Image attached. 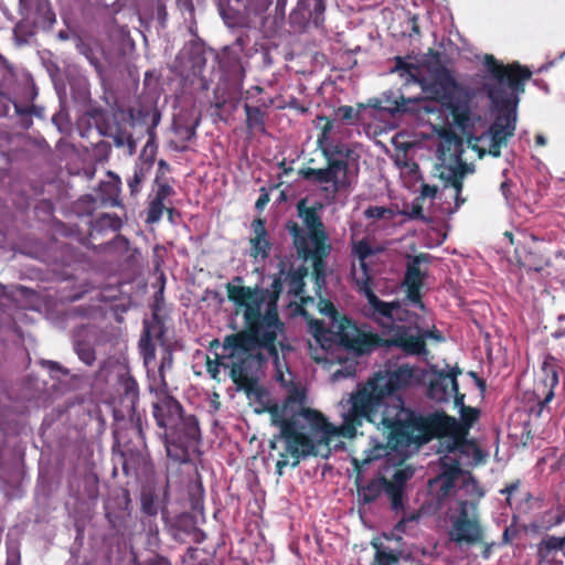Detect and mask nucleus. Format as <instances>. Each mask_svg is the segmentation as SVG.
I'll list each match as a JSON object with an SVG mask.
<instances>
[{"label": "nucleus", "instance_id": "obj_1", "mask_svg": "<svg viewBox=\"0 0 565 565\" xmlns=\"http://www.w3.org/2000/svg\"><path fill=\"white\" fill-rule=\"evenodd\" d=\"M414 370L407 364L374 373L363 385L350 395L348 409L339 428L345 438H353L364 422L382 430L388 447L405 449L420 447L435 438L463 437L479 418V409L463 407L461 423L444 412L423 414L396 394L411 386Z\"/></svg>", "mask_w": 565, "mask_h": 565}, {"label": "nucleus", "instance_id": "obj_2", "mask_svg": "<svg viewBox=\"0 0 565 565\" xmlns=\"http://www.w3.org/2000/svg\"><path fill=\"white\" fill-rule=\"evenodd\" d=\"M227 298L237 307L244 308V329L224 338V350L247 354L256 370L263 367L267 358L264 349L275 361L278 360L277 339L284 333L285 323L278 313V300L281 295V279L273 280L270 289L226 284Z\"/></svg>", "mask_w": 565, "mask_h": 565}, {"label": "nucleus", "instance_id": "obj_3", "mask_svg": "<svg viewBox=\"0 0 565 565\" xmlns=\"http://www.w3.org/2000/svg\"><path fill=\"white\" fill-rule=\"evenodd\" d=\"M483 67L482 89L499 114L488 131L477 140H488V153L499 158L502 147L508 145L516 129V107L520 96L525 92L526 82L532 77V71L519 62L504 64L492 54L484 55Z\"/></svg>", "mask_w": 565, "mask_h": 565}, {"label": "nucleus", "instance_id": "obj_4", "mask_svg": "<svg viewBox=\"0 0 565 565\" xmlns=\"http://www.w3.org/2000/svg\"><path fill=\"white\" fill-rule=\"evenodd\" d=\"M317 120L323 121L317 145L327 164L324 168H303L299 173L303 180L312 184H326L323 191L334 198L340 192L351 190L356 183L360 156L351 143L330 138L332 120L326 116H318Z\"/></svg>", "mask_w": 565, "mask_h": 565}, {"label": "nucleus", "instance_id": "obj_5", "mask_svg": "<svg viewBox=\"0 0 565 565\" xmlns=\"http://www.w3.org/2000/svg\"><path fill=\"white\" fill-rule=\"evenodd\" d=\"M332 430L333 426L322 413L308 407L290 414L289 420H280L279 433L275 434L269 443L273 450L278 449L279 444L282 445V450L278 451L276 473L284 475L289 458L292 459L291 467L295 468L301 459L317 455L310 434L329 435Z\"/></svg>", "mask_w": 565, "mask_h": 565}, {"label": "nucleus", "instance_id": "obj_6", "mask_svg": "<svg viewBox=\"0 0 565 565\" xmlns=\"http://www.w3.org/2000/svg\"><path fill=\"white\" fill-rule=\"evenodd\" d=\"M152 416L163 429V444L167 456L180 463L190 460L201 443V429L194 415H186L180 402L166 393L152 404Z\"/></svg>", "mask_w": 565, "mask_h": 565}, {"label": "nucleus", "instance_id": "obj_7", "mask_svg": "<svg viewBox=\"0 0 565 565\" xmlns=\"http://www.w3.org/2000/svg\"><path fill=\"white\" fill-rule=\"evenodd\" d=\"M415 82L431 102L440 103L452 118L454 125L468 137L475 127L471 113L472 94L457 82L451 71L439 61L427 66V74L415 77ZM436 109V106H434Z\"/></svg>", "mask_w": 565, "mask_h": 565}, {"label": "nucleus", "instance_id": "obj_8", "mask_svg": "<svg viewBox=\"0 0 565 565\" xmlns=\"http://www.w3.org/2000/svg\"><path fill=\"white\" fill-rule=\"evenodd\" d=\"M343 348L358 355L371 353L377 348L395 347L411 355L427 353L425 337L412 335L405 329L396 332L392 338L384 339L377 333L361 332L349 318H343L338 332Z\"/></svg>", "mask_w": 565, "mask_h": 565}, {"label": "nucleus", "instance_id": "obj_9", "mask_svg": "<svg viewBox=\"0 0 565 565\" xmlns=\"http://www.w3.org/2000/svg\"><path fill=\"white\" fill-rule=\"evenodd\" d=\"M286 228L292 237V245L297 257L305 263H311L312 277L317 286L320 287L326 282L327 258L332 250L328 232L306 233V231L294 221H289L286 224Z\"/></svg>", "mask_w": 565, "mask_h": 565}, {"label": "nucleus", "instance_id": "obj_10", "mask_svg": "<svg viewBox=\"0 0 565 565\" xmlns=\"http://www.w3.org/2000/svg\"><path fill=\"white\" fill-rule=\"evenodd\" d=\"M449 541L458 546H473L483 543L484 530L481 523L478 502L459 500L449 515Z\"/></svg>", "mask_w": 565, "mask_h": 565}, {"label": "nucleus", "instance_id": "obj_11", "mask_svg": "<svg viewBox=\"0 0 565 565\" xmlns=\"http://www.w3.org/2000/svg\"><path fill=\"white\" fill-rule=\"evenodd\" d=\"M504 235L514 245V256L518 264L526 270L541 271L550 263V250L546 242L527 232H519L514 236L510 232Z\"/></svg>", "mask_w": 565, "mask_h": 565}, {"label": "nucleus", "instance_id": "obj_12", "mask_svg": "<svg viewBox=\"0 0 565 565\" xmlns=\"http://www.w3.org/2000/svg\"><path fill=\"white\" fill-rule=\"evenodd\" d=\"M384 437L386 435L380 430ZM386 444H376L372 448L365 450V456L359 460L356 458L352 459V463L358 475L355 477V484L358 489V501L360 504H371L375 502L381 494L384 492L386 478L384 476H379L370 480L366 484H361V470L364 466L371 463L374 460H377L382 457H385L390 454V450H393L392 447H388V440L385 438ZM397 449H394L396 451Z\"/></svg>", "mask_w": 565, "mask_h": 565}, {"label": "nucleus", "instance_id": "obj_13", "mask_svg": "<svg viewBox=\"0 0 565 565\" xmlns=\"http://www.w3.org/2000/svg\"><path fill=\"white\" fill-rule=\"evenodd\" d=\"M543 379L535 385L534 395L537 398L536 406L531 408V413L540 417L543 409L554 398V388L558 385L557 365L553 358H547L542 365Z\"/></svg>", "mask_w": 565, "mask_h": 565}, {"label": "nucleus", "instance_id": "obj_14", "mask_svg": "<svg viewBox=\"0 0 565 565\" xmlns=\"http://www.w3.org/2000/svg\"><path fill=\"white\" fill-rule=\"evenodd\" d=\"M120 180L114 177L109 181H102L96 190V196L85 195L81 203L85 205L84 211L92 214L98 206L119 205Z\"/></svg>", "mask_w": 565, "mask_h": 565}, {"label": "nucleus", "instance_id": "obj_15", "mask_svg": "<svg viewBox=\"0 0 565 565\" xmlns=\"http://www.w3.org/2000/svg\"><path fill=\"white\" fill-rule=\"evenodd\" d=\"M254 371H257L255 365L252 363L247 354H245V356L239 358L232 364L230 376L239 388L247 393V395H255L256 397L262 398V396L266 394V391L259 386L257 384V380L250 375Z\"/></svg>", "mask_w": 565, "mask_h": 565}, {"label": "nucleus", "instance_id": "obj_16", "mask_svg": "<svg viewBox=\"0 0 565 565\" xmlns=\"http://www.w3.org/2000/svg\"><path fill=\"white\" fill-rule=\"evenodd\" d=\"M153 192V198L147 209L146 222L149 224H154L161 220L163 211L166 210L164 201L174 193L173 188L164 177V172H162V174H156ZM167 211L171 214L173 210L167 209Z\"/></svg>", "mask_w": 565, "mask_h": 565}, {"label": "nucleus", "instance_id": "obj_17", "mask_svg": "<svg viewBox=\"0 0 565 565\" xmlns=\"http://www.w3.org/2000/svg\"><path fill=\"white\" fill-rule=\"evenodd\" d=\"M461 374V370L455 366L450 371H438L435 377L430 380L428 385L429 397L437 402H447L452 392H457V376Z\"/></svg>", "mask_w": 565, "mask_h": 565}, {"label": "nucleus", "instance_id": "obj_18", "mask_svg": "<svg viewBox=\"0 0 565 565\" xmlns=\"http://www.w3.org/2000/svg\"><path fill=\"white\" fill-rule=\"evenodd\" d=\"M306 399L305 391L294 387L288 392L282 405L273 404L267 407L270 415L271 425L280 428V420H289V416L298 409L306 408L303 406Z\"/></svg>", "mask_w": 565, "mask_h": 565}, {"label": "nucleus", "instance_id": "obj_19", "mask_svg": "<svg viewBox=\"0 0 565 565\" xmlns=\"http://www.w3.org/2000/svg\"><path fill=\"white\" fill-rule=\"evenodd\" d=\"M383 110L394 115L396 113L399 114H416L420 116L424 114L435 113V108L429 106V102L424 97L416 98H406L403 95L398 97L392 98L391 96H385Z\"/></svg>", "mask_w": 565, "mask_h": 565}, {"label": "nucleus", "instance_id": "obj_20", "mask_svg": "<svg viewBox=\"0 0 565 565\" xmlns=\"http://www.w3.org/2000/svg\"><path fill=\"white\" fill-rule=\"evenodd\" d=\"M169 501L168 484L160 491L153 486H145L140 492V510L150 518H156L159 512L167 510Z\"/></svg>", "mask_w": 565, "mask_h": 565}, {"label": "nucleus", "instance_id": "obj_21", "mask_svg": "<svg viewBox=\"0 0 565 565\" xmlns=\"http://www.w3.org/2000/svg\"><path fill=\"white\" fill-rule=\"evenodd\" d=\"M22 456L17 448H10L6 439L0 440V478L6 482L20 478Z\"/></svg>", "mask_w": 565, "mask_h": 565}, {"label": "nucleus", "instance_id": "obj_22", "mask_svg": "<svg viewBox=\"0 0 565 565\" xmlns=\"http://www.w3.org/2000/svg\"><path fill=\"white\" fill-rule=\"evenodd\" d=\"M250 227L254 234L249 239L250 256L266 259L271 250V243L267 238L266 221L262 217H256L252 222Z\"/></svg>", "mask_w": 565, "mask_h": 565}, {"label": "nucleus", "instance_id": "obj_23", "mask_svg": "<svg viewBox=\"0 0 565 565\" xmlns=\"http://www.w3.org/2000/svg\"><path fill=\"white\" fill-rule=\"evenodd\" d=\"M255 103L256 105L252 106L246 102L243 106L246 115L245 125L249 131L265 132L266 113L263 110V108H269L273 105L274 100L271 98H258L255 100Z\"/></svg>", "mask_w": 565, "mask_h": 565}, {"label": "nucleus", "instance_id": "obj_24", "mask_svg": "<svg viewBox=\"0 0 565 565\" xmlns=\"http://www.w3.org/2000/svg\"><path fill=\"white\" fill-rule=\"evenodd\" d=\"M284 270L281 269L278 275L274 277H279L281 279V284L285 281L288 287V294L295 297H300L302 302H307V300H312L310 297H302L306 287V277L309 275V269L305 265H300L297 268H290L285 278L282 279Z\"/></svg>", "mask_w": 565, "mask_h": 565}, {"label": "nucleus", "instance_id": "obj_25", "mask_svg": "<svg viewBox=\"0 0 565 565\" xmlns=\"http://www.w3.org/2000/svg\"><path fill=\"white\" fill-rule=\"evenodd\" d=\"M374 556L371 565H399L404 551L399 546H391L383 542L382 537H374L371 541Z\"/></svg>", "mask_w": 565, "mask_h": 565}, {"label": "nucleus", "instance_id": "obj_26", "mask_svg": "<svg viewBox=\"0 0 565 565\" xmlns=\"http://www.w3.org/2000/svg\"><path fill=\"white\" fill-rule=\"evenodd\" d=\"M438 177L445 182V186H452L455 191L462 192V180L467 171L466 163L460 156L456 157L454 164L441 163L437 167Z\"/></svg>", "mask_w": 565, "mask_h": 565}, {"label": "nucleus", "instance_id": "obj_27", "mask_svg": "<svg viewBox=\"0 0 565 565\" xmlns=\"http://www.w3.org/2000/svg\"><path fill=\"white\" fill-rule=\"evenodd\" d=\"M431 256L426 253L418 255H407L406 270L403 279V284H416L424 285L427 278V269H422L423 265L430 263Z\"/></svg>", "mask_w": 565, "mask_h": 565}, {"label": "nucleus", "instance_id": "obj_28", "mask_svg": "<svg viewBox=\"0 0 565 565\" xmlns=\"http://www.w3.org/2000/svg\"><path fill=\"white\" fill-rule=\"evenodd\" d=\"M160 119H161L160 113L157 109H154L151 114V124L147 128L148 140L141 151V158L143 159L142 166L145 167V169H148V170L151 169V167L154 162V159H156V154H157L158 146L156 142V139H157L156 129L160 122Z\"/></svg>", "mask_w": 565, "mask_h": 565}, {"label": "nucleus", "instance_id": "obj_29", "mask_svg": "<svg viewBox=\"0 0 565 565\" xmlns=\"http://www.w3.org/2000/svg\"><path fill=\"white\" fill-rule=\"evenodd\" d=\"M365 290L361 292L367 300L370 308L372 309L373 315H376L386 319H394V312L401 308L398 301L386 302L381 300L372 287L364 286Z\"/></svg>", "mask_w": 565, "mask_h": 565}, {"label": "nucleus", "instance_id": "obj_30", "mask_svg": "<svg viewBox=\"0 0 565 565\" xmlns=\"http://www.w3.org/2000/svg\"><path fill=\"white\" fill-rule=\"evenodd\" d=\"M318 207L306 206V200H300L297 204L299 217L302 218L306 233L327 232L324 224L319 215Z\"/></svg>", "mask_w": 565, "mask_h": 565}, {"label": "nucleus", "instance_id": "obj_31", "mask_svg": "<svg viewBox=\"0 0 565 565\" xmlns=\"http://www.w3.org/2000/svg\"><path fill=\"white\" fill-rule=\"evenodd\" d=\"M115 444L113 446L114 457H118L121 462V468L125 476H130L132 472H137L135 462L141 457L139 451L132 450H117L120 447L121 433L118 430L114 431Z\"/></svg>", "mask_w": 565, "mask_h": 565}, {"label": "nucleus", "instance_id": "obj_32", "mask_svg": "<svg viewBox=\"0 0 565 565\" xmlns=\"http://www.w3.org/2000/svg\"><path fill=\"white\" fill-rule=\"evenodd\" d=\"M557 552L565 556L564 541L558 536L546 535L537 544L536 555L541 562L553 558Z\"/></svg>", "mask_w": 565, "mask_h": 565}, {"label": "nucleus", "instance_id": "obj_33", "mask_svg": "<svg viewBox=\"0 0 565 565\" xmlns=\"http://www.w3.org/2000/svg\"><path fill=\"white\" fill-rule=\"evenodd\" d=\"M14 111L19 116L20 127L28 130L32 127L33 120L32 116L42 117L43 109L35 105L31 106H22L15 100H12Z\"/></svg>", "mask_w": 565, "mask_h": 565}, {"label": "nucleus", "instance_id": "obj_34", "mask_svg": "<svg viewBox=\"0 0 565 565\" xmlns=\"http://www.w3.org/2000/svg\"><path fill=\"white\" fill-rule=\"evenodd\" d=\"M143 334L147 338L154 337L157 340L160 341L161 344H167L164 342V322L160 318L157 307L152 310L151 322H145Z\"/></svg>", "mask_w": 565, "mask_h": 565}, {"label": "nucleus", "instance_id": "obj_35", "mask_svg": "<svg viewBox=\"0 0 565 565\" xmlns=\"http://www.w3.org/2000/svg\"><path fill=\"white\" fill-rule=\"evenodd\" d=\"M311 6L310 0H298L296 8L291 11L289 19L290 22L300 28H305L311 22L308 9Z\"/></svg>", "mask_w": 565, "mask_h": 565}, {"label": "nucleus", "instance_id": "obj_36", "mask_svg": "<svg viewBox=\"0 0 565 565\" xmlns=\"http://www.w3.org/2000/svg\"><path fill=\"white\" fill-rule=\"evenodd\" d=\"M196 527V518L191 513L179 515L173 524L174 537L179 539L181 534L190 535Z\"/></svg>", "mask_w": 565, "mask_h": 565}, {"label": "nucleus", "instance_id": "obj_37", "mask_svg": "<svg viewBox=\"0 0 565 565\" xmlns=\"http://www.w3.org/2000/svg\"><path fill=\"white\" fill-rule=\"evenodd\" d=\"M110 137L116 147H127L129 154H134L136 152L137 142L131 134L120 127H116L115 131L110 134Z\"/></svg>", "mask_w": 565, "mask_h": 565}, {"label": "nucleus", "instance_id": "obj_38", "mask_svg": "<svg viewBox=\"0 0 565 565\" xmlns=\"http://www.w3.org/2000/svg\"><path fill=\"white\" fill-rule=\"evenodd\" d=\"M404 491L405 488L393 484L386 479L384 492L387 494L391 501V508L395 512L404 509Z\"/></svg>", "mask_w": 565, "mask_h": 565}, {"label": "nucleus", "instance_id": "obj_39", "mask_svg": "<svg viewBox=\"0 0 565 565\" xmlns=\"http://www.w3.org/2000/svg\"><path fill=\"white\" fill-rule=\"evenodd\" d=\"M121 225L122 223L119 216L116 214L104 213L94 221L92 227L94 231L111 230L117 232L121 228Z\"/></svg>", "mask_w": 565, "mask_h": 565}, {"label": "nucleus", "instance_id": "obj_40", "mask_svg": "<svg viewBox=\"0 0 565 565\" xmlns=\"http://www.w3.org/2000/svg\"><path fill=\"white\" fill-rule=\"evenodd\" d=\"M310 3L311 6L308 9V14L311 23L315 28H322L326 21V0H310Z\"/></svg>", "mask_w": 565, "mask_h": 565}, {"label": "nucleus", "instance_id": "obj_41", "mask_svg": "<svg viewBox=\"0 0 565 565\" xmlns=\"http://www.w3.org/2000/svg\"><path fill=\"white\" fill-rule=\"evenodd\" d=\"M318 308L321 315H324L332 319V321L337 322V331L334 332V337L337 338V341L340 342L338 332H339V326L343 318H347L345 316L340 317L339 312L335 308V306L330 301L329 299H320L318 303ZM342 345L341 343H339Z\"/></svg>", "mask_w": 565, "mask_h": 565}, {"label": "nucleus", "instance_id": "obj_42", "mask_svg": "<svg viewBox=\"0 0 565 565\" xmlns=\"http://www.w3.org/2000/svg\"><path fill=\"white\" fill-rule=\"evenodd\" d=\"M308 324L310 332L312 333L317 342L322 348H327L326 342L331 334L330 331L326 329L324 323L321 320L311 318L308 320Z\"/></svg>", "mask_w": 565, "mask_h": 565}, {"label": "nucleus", "instance_id": "obj_43", "mask_svg": "<svg viewBox=\"0 0 565 565\" xmlns=\"http://www.w3.org/2000/svg\"><path fill=\"white\" fill-rule=\"evenodd\" d=\"M75 352L78 359L84 362L86 365L92 366L96 361V352L95 349L85 341H77L75 343Z\"/></svg>", "mask_w": 565, "mask_h": 565}, {"label": "nucleus", "instance_id": "obj_44", "mask_svg": "<svg viewBox=\"0 0 565 565\" xmlns=\"http://www.w3.org/2000/svg\"><path fill=\"white\" fill-rule=\"evenodd\" d=\"M148 172L149 170L145 169L143 166L135 168L132 177L128 180V188L132 196H136L140 193L141 185L146 180Z\"/></svg>", "mask_w": 565, "mask_h": 565}, {"label": "nucleus", "instance_id": "obj_45", "mask_svg": "<svg viewBox=\"0 0 565 565\" xmlns=\"http://www.w3.org/2000/svg\"><path fill=\"white\" fill-rule=\"evenodd\" d=\"M120 384L124 390L125 396L130 401L134 406L139 397V387L137 381L130 376L126 375L120 379Z\"/></svg>", "mask_w": 565, "mask_h": 565}, {"label": "nucleus", "instance_id": "obj_46", "mask_svg": "<svg viewBox=\"0 0 565 565\" xmlns=\"http://www.w3.org/2000/svg\"><path fill=\"white\" fill-rule=\"evenodd\" d=\"M163 352L159 364V377L163 386H167L166 370H170L173 364V353L169 344H161Z\"/></svg>", "mask_w": 565, "mask_h": 565}, {"label": "nucleus", "instance_id": "obj_47", "mask_svg": "<svg viewBox=\"0 0 565 565\" xmlns=\"http://www.w3.org/2000/svg\"><path fill=\"white\" fill-rule=\"evenodd\" d=\"M360 262V269L361 275L354 276V282L356 285L358 291L363 292L365 290V284L367 287H372L373 277L371 274L370 266L367 265L366 260H359Z\"/></svg>", "mask_w": 565, "mask_h": 565}, {"label": "nucleus", "instance_id": "obj_48", "mask_svg": "<svg viewBox=\"0 0 565 565\" xmlns=\"http://www.w3.org/2000/svg\"><path fill=\"white\" fill-rule=\"evenodd\" d=\"M352 254L358 257L359 260H366L374 254V250L366 239H361L353 243Z\"/></svg>", "mask_w": 565, "mask_h": 565}, {"label": "nucleus", "instance_id": "obj_49", "mask_svg": "<svg viewBox=\"0 0 565 565\" xmlns=\"http://www.w3.org/2000/svg\"><path fill=\"white\" fill-rule=\"evenodd\" d=\"M413 477V470L408 467L396 469L388 482L403 487H406L407 481Z\"/></svg>", "mask_w": 565, "mask_h": 565}, {"label": "nucleus", "instance_id": "obj_50", "mask_svg": "<svg viewBox=\"0 0 565 565\" xmlns=\"http://www.w3.org/2000/svg\"><path fill=\"white\" fill-rule=\"evenodd\" d=\"M392 215L393 211L390 207L385 206H369L364 211V216L366 218L383 220L386 217H391Z\"/></svg>", "mask_w": 565, "mask_h": 565}, {"label": "nucleus", "instance_id": "obj_51", "mask_svg": "<svg viewBox=\"0 0 565 565\" xmlns=\"http://www.w3.org/2000/svg\"><path fill=\"white\" fill-rule=\"evenodd\" d=\"M403 286H405L406 288V297L407 299L415 303V305H419L420 307H423V301H422V288L424 285H416V284H403Z\"/></svg>", "mask_w": 565, "mask_h": 565}, {"label": "nucleus", "instance_id": "obj_52", "mask_svg": "<svg viewBox=\"0 0 565 565\" xmlns=\"http://www.w3.org/2000/svg\"><path fill=\"white\" fill-rule=\"evenodd\" d=\"M135 565H172V563L167 556L158 553H151L141 561L135 559Z\"/></svg>", "mask_w": 565, "mask_h": 565}, {"label": "nucleus", "instance_id": "obj_53", "mask_svg": "<svg viewBox=\"0 0 565 565\" xmlns=\"http://www.w3.org/2000/svg\"><path fill=\"white\" fill-rule=\"evenodd\" d=\"M140 348H141V352L143 354L145 363H149L150 361L154 360L156 348H154V344L151 342V338H147L143 334L140 340Z\"/></svg>", "mask_w": 565, "mask_h": 565}, {"label": "nucleus", "instance_id": "obj_54", "mask_svg": "<svg viewBox=\"0 0 565 565\" xmlns=\"http://www.w3.org/2000/svg\"><path fill=\"white\" fill-rule=\"evenodd\" d=\"M335 116L344 122H352L358 119L359 111L354 110L352 106L343 105L335 109Z\"/></svg>", "mask_w": 565, "mask_h": 565}, {"label": "nucleus", "instance_id": "obj_55", "mask_svg": "<svg viewBox=\"0 0 565 565\" xmlns=\"http://www.w3.org/2000/svg\"><path fill=\"white\" fill-rule=\"evenodd\" d=\"M175 134L180 137V140L182 143H188L189 141H191L196 132H195V127L193 126H180V127H177L175 128Z\"/></svg>", "mask_w": 565, "mask_h": 565}, {"label": "nucleus", "instance_id": "obj_56", "mask_svg": "<svg viewBox=\"0 0 565 565\" xmlns=\"http://www.w3.org/2000/svg\"><path fill=\"white\" fill-rule=\"evenodd\" d=\"M565 522V505L558 503L556 505V515L553 518V521L545 526L546 530H551L554 526H558Z\"/></svg>", "mask_w": 565, "mask_h": 565}, {"label": "nucleus", "instance_id": "obj_57", "mask_svg": "<svg viewBox=\"0 0 565 565\" xmlns=\"http://www.w3.org/2000/svg\"><path fill=\"white\" fill-rule=\"evenodd\" d=\"M513 183L511 180H504L500 185V191L507 202H513L515 200L514 194L512 192Z\"/></svg>", "mask_w": 565, "mask_h": 565}, {"label": "nucleus", "instance_id": "obj_58", "mask_svg": "<svg viewBox=\"0 0 565 565\" xmlns=\"http://www.w3.org/2000/svg\"><path fill=\"white\" fill-rule=\"evenodd\" d=\"M521 486V481L518 479L515 481H512L510 483H508L502 490H500V493L501 494H505L507 495V502L509 504H511V499H510V495L515 492Z\"/></svg>", "mask_w": 565, "mask_h": 565}, {"label": "nucleus", "instance_id": "obj_59", "mask_svg": "<svg viewBox=\"0 0 565 565\" xmlns=\"http://www.w3.org/2000/svg\"><path fill=\"white\" fill-rule=\"evenodd\" d=\"M412 68H413V65L411 63L405 62L403 57H401V56L395 57V67H394L395 72L404 71V72L411 73ZM409 75L415 79L416 76H414L413 74H409Z\"/></svg>", "mask_w": 565, "mask_h": 565}, {"label": "nucleus", "instance_id": "obj_60", "mask_svg": "<svg viewBox=\"0 0 565 565\" xmlns=\"http://www.w3.org/2000/svg\"><path fill=\"white\" fill-rule=\"evenodd\" d=\"M408 216L413 220H420L425 221V216L423 213V206L419 203L414 202L412 204L411 211L408 213Z\"/></svg>", "mask_w": 565, "mask_h": 565}, {"label": "nucleus", "instance_id": "obj_61", "mask_svg": "<svg viewBox=\"0 0 565 565\" xmlns=\"http://www.w3.org/2000/svg\"><path fill=\"white\" fill-rule=\"evenodd\" d=\"M518 535V530L512 527H507L502 534V544L509 545L512 543L513 539Z\"/></svg>", "mask_w": 565, "mask_h": 565}, {"label": "nucleus", "instance_id": "obj_62", "mask_svg": "<svg viewBox=\"0 0 565 565\" xmlns=\"http://www.w3.org/2000/svg\"><path fill=\"white\" fill-rule=\"evenodd\" d=\"M437 191L438 189L436 185L423 184L420 194L423 198L434 199L437 194Z\"/></svg>", "mask_w": 565, "mask_h": 565}, {"label": "nucleus", "instance_id": "obj_63", "mask_svg": "<svg viewBox=\"0 0 565 565\" xmlns=\"http://www.w3.org/2000/svg\"><path fill=\"white\" fill-rule=\"evenodd\" d=\"M207 372L211 374L213 379L216 377L218 373V366L221 365L220 358L216 356L215 361L207 360Z\"/></svg>", "mask_w": 565, "mask_h": 565}, {"label": "nucleus", "instance_id": "obj_64", "mask_svg": "<svg viewBox=\"0 0 565 565\" xmlns=\"http://www.w3.org/2000/svg\"><path fill=\"white\" fill-rule=\"evenodd\" d=\"M190 535L192 536L193 542L196 544H201L206 540L205 532L198 526L192 531Z\"/></svg>", "mask_w": 565, "mask_h": 565}]
</instances>
